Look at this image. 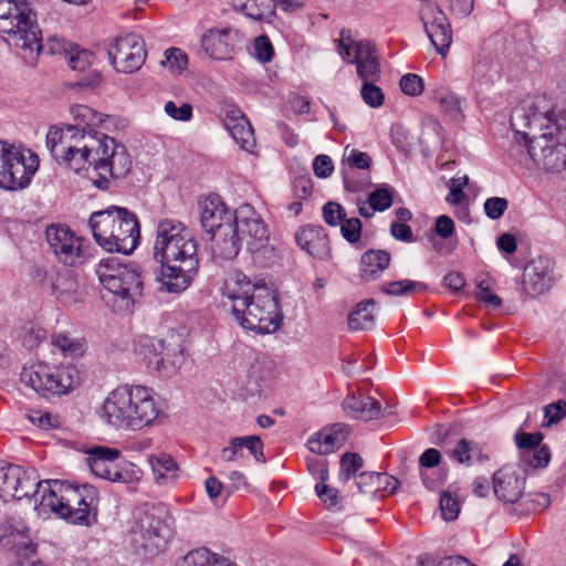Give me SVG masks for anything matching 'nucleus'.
Instances as JSON below:
<instances>
[{"label":"nucleus","mask_w":566,"mask_h":566,"mask_svg":"<svg viewBox=\"0 0 566 566\" xmlns=\"http://www.w3.org/2000/svg\"><path fill=\"white\" fill-rule=\"evenodd\" d=\"M164 339L148 335H139L134 342V353L147 367L155 368L159 352L163 350Z\"/></svg>","instance_id":"nucleus-36"},{"label":"nucleus","mask_w":566,"mask_h":566,"mask_svg":"<svg viewBox=\"0 0 566 566\" xmlns=\"http://www.w3.org/2000/svg\"><path fill=\"white\" fill-rule=\"evenodd\" d=\"M120 451L108 447H96L88 452L87 462L92 472L105 480L113 481V474L116 472Z\"/></svg>","instance_id":"nucleus-30"},{"label":"nucleus","mask_w":566,"mask_h":566,"mask_svg":"<svg viewBox=\"0 0 566 566\" xmlns=\"http://www.w3.org/2000/svg\"><path fill=\"white\" fill-rule=\"evenodd\" d=\"M401 91L409 96H419L422 94L424 84L418 74L408 73L400 78L399 82Z\"/></svg>","instance_id":"nucleus-53"},{"label":"nucleus","mask_w":566,"mask_h":566,"mask_svg":"<svg viewBox=\"0 0 566 566\" xmlns=\"http://www.w3.org/2000/svg\"><path fill=\"white\" fill-rule=\"evenodd\" d=\"M71 114L77 123L51 127L46 147L56 161L75 172L92 166L98 174L94 186L105 190L109 178H123L130 171V157L124 145L93 128L103 122L102 114L86 105L72 106Z\"/></svg>","instance_id":"nucleus-1"},{"label":"nucleus","mask_w":566,"mask_h":566,"mask_svg":"<svg viewBox=\"0 0 566 566\" xmlns=\"http://www.w3.org/2000/svg\"><path fill=\"white\" fill-rule=\"evenodd\" d=\"M107 54L115 70L122 73L138 71L147 56L144 39L137 33L116 38Z\"/></svg>","instance_id":"nucleus-14"},{"label":"nucleus","mask_w":566,"mask_h":566,"mask_svg":"<svg viewBox=\"0 0 566 566\" xmlns=\"http://www.w3.org/2000/svg\"><path fill=\"white\" fill-rule=\"evenodd\" d=\"M548 111L552 115L549 119H552L553 135L562 136L564 133L566 134V108L548 107Z\"/></svg>","instance_id":"nucleus-64"},{"label":"nucleus","mask_w":566,"mask_h":566,"mask_svg":"<svg viewBox=\"0 0 566 566\" xmlns=\"http://www.w3.org/2000/svg\"><path fill=\"white\" fill-rule=\"evenodd\" d=\"M239 324L260 334L276 332L283 322L276 291L264 279H251L242 271L224 281L222 294ZM228 305L227 301H223Z\"/></svg>","instance_id":"nucleus-2"},{"label":"nucleus","mask_w":566,"mask_h":566,"mask_svg":"<svg viewBox=\"0 0 566 566\" xmlns=\"http://www.w3.org/2000/svg\"><path fill=\"white\" fill-rule=\"evenodd\" d=\"M185 566H231L229 560L205 547L197 548L186 555Z\"/></svg>","instance_id":"nucleus-41"},{"label":"nucleus","mask_w":566,"mask_h":566,"mask_svg":"<svg viewBox=\"0 0 566 566\" xmlns=\"http://www.w3.org/2000/svg\"><path fill=\"white\" fill-rule=\"evenodd\" d=\"M389 480L387 473L363 471L356 475L355 483L358 491L370 497H375L379 493V480Z\"/></svg>","instance_id":"nucleus-43"},{"label":"nucleus","mask_w":566,"mask_h":566,"mask_svg":"<svg viewBox=\"0 0 566 566\" xmlns=\"http://www.w3.org/2000/svg\"><path fill=\"white\" fill-rule=\"evenodd\" d=\"M348 437V428L344 423H334L322 429L316 437L308 439V449L318 454H329L344 446Z\"/></svg>","instance_id":"nucleus-26"},{"label":"nucleus","mask_w":566,"mask_h":566,"mask_svg":"<svg viewBox=\"0 0 566 566\" xmlns=\"http://www.w3.org/2000/svg\"><path fill=\"white\" fill-rule=\"evenodd\" d=\"M527 154L534 163L545 171L560 172L566 169V140L554 139L552 133L546 132L533 138L528 145Z\"/></svg>","instance_id":"nucleus-16"},{"label":"nucleus","mask_w":566,"mask_h":566,"mask_svg":"<svg viewBox=\"0 0 566 566\" xmlns=\"http://www.w3.org/2000/svg\"><path fill=\"white\" fill-rule=\"evenodd\" d=\"M223 125L241 148L250 150L254 146L253 128L239 108H227Z\"/></svg>","instance_id":"nucleus-28"},{"label":"nucleus","mask_w":566,"mask_h":566,"mask_svg":"<svg viewBox=\"0 0 566 566\" xmlns=\"http://www.w3.org/2000/svg\"><path fill=\"white\" fill-rule=\"evenodd\" d=\"M200 222L207 233H212L234 221V211L227 208L219 196H208L199 203Z\"/></svg>","instance_id":"nucleus-23"},{"label":"nucleus","mask_w":566,"mask_h":566,"mask_svg":"<svg viewBox=\"0 0 566 566\" xmlns=\"http://www.w3.org/2000/svg\"><path fill=\"white\" fill-rule=\"evenodd\" d=\"M53 480L38 481L34 471H28L19 465H11L9 468V480L7 485L2 488L3 500L15 499L21 500L24 497L33 496L35 506L39 505L42 497L49 494L44 485L52 484Z\"/></svg>","instance_id":"nucleus-17"},{"label":"nucleus","mask_w":566,"mask_h":566,"mask_svg":"<svg viewBox=\"0 0 566 566\" xmlns=\"http://www.w3.org/2000/svg\"><path fill=\"white\" fill-rule=\"evenodd\" d=\"M140 478L142 470L137 465L132 462H123L120 465L117 464L112 482L132 483L138 481Z\"/></svg>","instance_id":"nucleus-49"},{"label":"nucleus","mask_w":566,"mask_h":566,"mask_svg":"<svg viewBox=\"0 0 566 566\" xmlns=\"http://www.w3.org/2000/svg\"><path fill=\"white\" fill-rule=\"evenodd\" d=\"M371 159L367 153L359 151L355 148L346 146L342 159V176L346 190L357 192L361 190V186L349 178L348 169H368Z\"/></svg>","instance_id":"nucleus-32"},{"label":"nucleus","mask_w":566,"mask_h":566,"mask_svg":"<svg viewBox=\"0 0 566 566\" xmlns=\"http://www.w3.org/2000/svg\"><path fill=\"white\" fill-rule=\"evenodd\" d=\"M164 109L175 120L189 122L192 118V106L189 103H182L180 106H177L175 102L168 101Z\"/></svg>","instance_id":"nucleus-55"},{"label":"nucleus","mask_w":566,"mask_h":566,"mask_svg":"<svg viewBox=\"0 0 566 566\" xmlns=\"http://www.w3.org/2000/svg\"><path fill=\"white\" fill-rule=\"evenodd\" d=\"M234 224L247 249L255 247L270 237L266 224L250 205H242L234 211Z\"/></svg>","instance_id":"nucleus-20"},{"label":"nucleus","mask_w":566,"mask_h":566,"mask_svg":"<svg viewBox=\"0 0 566 566\" xmlns=\"http://www.w3.org/2000/svg\"><path fill=\"white\" fill-rule=\"evenodd\" d=\"M242 447L247 448L258 462L264 463L263 442L259 436L241 437Z\"/></svg>","instance_id":"nucleus-61"},{"label":"nucleus","mask_w":566,"mask_h":566,"mask_svg":"<svg viewBox=\"0 0 566 566\" xmlns=\"http://www.w3.org/2000/svg\"><path fill=\"white\" fill-rule=\"evenodd\" d=\"M420 19L432 45L444 55L452 42V31L446 14L437 4L428 2L420 8Z\"/></svg>","instance_id":"nucleus-19"},{"label":"nucleus","mask_w":566,"mask_h":566,"mask_svg":"<svg viewBox=\"0 0 566 566\" xmlns=\"http://www.w3.org/2000/svg\"><path fill=\"white\" fill-rule=\"evenodd\" d=\"M376 81L363 82L360 90L361 98L370 107H379L384 104L385 95L380 87L374 83Z\"/></svg>","instance_id":"nucleus-50"},{"label":"nucleus","mask_w":566,"mask_h":566,"mask_svg":"<svg viewBox=\"0 0 566 566\" xmlns=\"http://www.w3.org/2000/svg\"><path fill=\"white\" fill-rule=\"evenodd\" d=\"M237 34L230 29H211L201 39L205 52L216 60H230L234 53Z\"/></svg>","instance_id":"nucleus-25"},{"label":"nucleus","mask_w":566,"mask_h":566,"mask_svg":"<svg viewBox=\"0 0 566 566\" xmlns=\"http://www.w3.org/2000/svg\"><path fill=\"white\" fill-rule=\"evenodd\" d=\"M45 234L50 248L60 262L66 266H75L83 262L82 240L69 228L52 224L46 228Z\"/></svg>","instance_id":"nucleus-18"},{"label":"nucleus","mask_w":566,"mask_h":566,"mask_svg":"<svg viewBox=\"0 0 566 566\" xmlns=\"http://www.w3.org/2000/svg\"><path fill=\"white\" fill-rule=\"evenodd\" d=\"M524 458L533 468H545L551 460V452L548 447L538 446L531 451L524 452Z\"/></svg>","instance_id":"nucleus-57"},{"label":"nucleus","mask_w":566,"mask_h":566,"mask_svg":"<svg viewBox=\"0 0 566 566\" xmlns=\"http://www.w3.org/2000/svg\"><path fill=\"white\" fill-rule=\"evenodd\" d=\"M38 168L39 158L30 149L22 150L0 140V188L24 189Z\"/></svg>","instance_id":"nucleus-11"},{"label":"nucleus","mask_w":566,"mask_h":566,"mask_svg":"<svg viewBox=\"0 0 566 566\" xmlns=\"http://www.w3.org/2000/svg\"><path fill=\"white\" fill-rule=\"evenodd\" d=\"M315 492L329 510L338 509V492L336 489L329 488L326 484H316Z\"/></svg>","instance_id":"nucleus-60"},{"label":"nucleus","mask_w":566,"mask_h":566,"mask_svg":"<svg viewBox=\"0 0 566 566\" xmlns=\"http://www.w3.org/2000/svg\"><path fill=\"white\" fill-rule=\"evenodd\" d=\"M474 296L478 301L493 307H500L502 305L501 297L491 291L490 281L485 279L479 281Z\"/></svg>","instance_id":"nucleus-52"},{"label":"nucleus","mask_w":566,"mask_h":566,"mask_svg":"<svg viewBox=\"0 0 566 566\" xmlns=\"http://www.w3.org/2000/svg\"><path fill=\"white\" fill-rule=\"evenodd\" d=\"M364 460L358 453L346 452L340 458L339 480L347 482L363 468Z\"/></svg>","instance_id":"nucleus-45"},{"label":"nucleus","mask_w":566,"mask_h":566,"mask_svg":"<svg viewBox=\"0 0 566 566\" xmlns=\"http://www.w3.org/2000/svg\"><path fill=\"white\" fill-rule=\"evenodd\" d=\"M376 302L373 298L356 304L348 315V327L352 331L370 329L375 325Z\"/></svg>","instance_id":"nucleus-35"},{"label":"nucleus","mask_w":566,"mask_h":566,"mask_svg":"<svg viewBox=\"0 0 566 566\" xmlns=\"http://www.w3.org/2000/svg\"><path fill=\"white\" fill-rule=\"evenodd\" d=\"M255 56L261 62H270L273 57V46L268 36L260 35L254 42Z\"/></svg>","instance_id":"nucleus-62"},{"label":"nucleus","mask_w":566,"mask_h":566,"mask_svg":"<svg viewBox=\"0 0 566 566\" xmlns=\"http://www.w3.org/2000/svg\"><path fill=\"white\" fill-rule=\"evenodd\" d=\"M49 491L36 505V510L48 509L60 517L78 525H91L96 522L98 491L95 486L84 484L74 486L67 482L53 480L44 485Z\"/></svg>","instance_id":"nucleus-6"},{"label":"nucleus","mask_w":566,"mask_h":566,"mask_svg":"<svg viewBox=\"0 0 566 566\" xmlns=\"http://www.w3.org/2000/svg\"><path fill=\"white\" fill-rule=\"evenodd\" d=\"M165 59L166 61H163L161 63L167 65L174 74H180L188 66L187 54L178 48H170L166 50Z\"/></svg>","instance_id":"nucleus-48"},{"label":"nucleus","mask_w":566,"mask_h":566,"mask_svg":"<svg viewBox=\"0 0 566 566\" xmlns=\"http://www.w3.org/2000/svg\"><path fill=\"white\" fill-rule=\"evenodd\" d=\"M52 345L61 350L65 357L76 358L84 354L85 342L83 338L73 337L67 333L52 336Z\"/></svg>","instance_id":"nucleus-39"},{"label":"nucleus","mask_w":566,"mask_h":566,"mask_svg":"<svg viewBox=\"0 0 566 566\" xmlns=\"http://www.w3.org/2000/svg\"><path fill=\"white\" fill-rule=\"evenodd\" d=\"M343 36L338 42L339 54L349 63L356 64L358 77L363 82L377 81L380 76V65L375 48L368 41H355Z\"/></svg>","instance_id":"nucleus-13"},{"label":"nucleus","mask_w":566,"mask_h":566,"mask_svg":"<svg viewBox=\"0 0 566 566\" xmlns=\"http://www.w3.org/2000/svg\"><path fill=\"white\" fill-rule=\"evenodd\" d=\"M313 170L316 177L327 178L334 170L332 158L327 155H318L313 160Z\"/></svg>","instance_id":"nucleus-63"},{"label":"nucleus","mask_w":566,"mask_h":566,"mask_svg":"<svg viewBox=\"0 0 566 566\" xmlns=\"http://www.w3.org/2000/svg\"><path fill=\"white\" fill-rule=\"evenodd\" d=\"M95 241L108 252L129 254L140 238L139 222L135 213L126 208L111 206L92 213L90 221Z\"/></svg>","instance_id":"nucleus-7"},{"label":"nucleus","mask_w":566,"mask_h":566,"mask_svg":"<svg viewBox=\"0 0 566 566\" xmlns=\"http://www.w3.org/2000/svg\"><path fill=\"white\" fill-rule=\"evenodd\" d=\"M70 67L74 71H85L93 62L94 54L91 51L78 49V46H70V52L66 55Z\"/></svg>","instance_id":"nucleus-46"},{"label":"nucleus","mask_w":566,"mask_h":566,"mask_svg":"<svg viewBox=\"0 0 566 566\" xmlns=\"http://www.w3.org/2000/svg\"><path fill=\"white\" fill-rule=\"evenodd\" d=\"M184 361V349L180 340L177 336L171 335L164 339L163 350L159 352L154 369L164 377H170L177 373Z\"/></svg>","instance_id":"nucleus-29"},{"label":"nucleus","mask_w":566,"mask_h":566,"mask_svg":"<svg viewBox=\"0 0 566 566\" xmlns=\"http://www.w3.org/2000/svg\"><path fill=\"white\" fill-rule=\"evenodd\" d=\"M255 265L270 268L281 260L280 249L268 240L261 241L255 247L248 248Z\"/></svg>","instance_id":"nucleus-37"},{"label":"nucleus","mask_w":566,"mask_h":566,"mask_svg":"<svg viewBox=\"0 0 566 566\" xmlns=\"http://www.w3.org/2000/svg\"><path fill=\"white\" fill-rule=\"evenodd\" d=\"M432 99L439 104L440 108L450 117L459 118L462 112V102L455 93L443 86H438L432 91Z\"/></svg>","instance_id":"nucleus-38"},{"label":"nucleus","mask_w":566,"mask_h":566,"mask_svg":"<svg viewBox=\"0 0 566 566\" xmlns=\"http://www.w3.org/2000/svg\"><path fill=\"white\" fill-rule=\"evenodd\" d=\"M450 455L461 464L471 465L474 460L482 459L483 452L479 443L472 440L461 439L458 441L454 449L451 450Z\"/></svg>","instance_id":"nucleus-40"},{"label":"nucleus","mask_w":566,"mask_h":566,"mask_svg":"<svg viewBox=\"0 0 566 566\" xmlns=\"http://www.w3.org/2000/svg\"><path fill=\"white\" fill-rule=\"evenodd\" d=\"M426 285L421 282L410 280L392 281L381 286V291L391 296H405L413 293L417 290H424Z\"/></svg>","instance_id":"nucleus-44"},{"label":"nucleus","mask_w":566,"mask_h":566,"mask_svg":"<svg viewBox=\"0 0 566 566\" xmlns=\"http://www.w3.org/2000/svg\"><path fill=\"white\" fill-rule=\"evenodd\" d=\"M551 504V496L547 493H525L520 505L516 506V515H527L536 511H543Z\"/></svg>","instance_id":"nucleus-42"},{"label":"nucleus","mask_w":566,"mask_h":566,"mask_svg":"<svg viewBox=\"0 0 566 566\" xmlns=\"http://www.w3.org/2000/svg\"><path fill=\"white\" fill-rule=\"evenodd\" d=\"M509 207V201L505 198L492 197L485 200L484 211L490 219L501 218Z\"/></svg>","instance_id":"nucleus-58"},{"label":"nucleus","mask_w":566,"mask_h":566,"mask_svg":"<svg viewBox=\"0 0 566 566\" xmlns=\"http://www.w3.org/2000/svg\"><path fill=\"white\" fill-rule=\"evenodd\" d=\"M440 511L444 521H454L460 513V503L450 489L440 495Z\"/></svg>","instance_id":"nucleus-47"},{"label":"nucleus","mask_w":566,"mask_h":566,"mask_svg":"<svg viewBox=\"0 0 566 566\" xmlns=\"http://www.w3.org/2000/svg\"><path fill=\"white\" fill-rule=\"evenodd\" d=\"M164 505L147 506L139 512L132 531V544L137 554L145 558L157 555L166 543V517Z\"/></svg>","instance_id":"nucleus-10"},{"label":"nucleus","mask_w":566,"mask_h":566,"mask_svg":"<svg viewBox=\"0 0 566 566\" xmlns=\"http://www.w3.org/2000/svg\"><path fill=\"white\" fill-rule=\"evenodd\" d=\"M523 292L528 297L546 293L553 283V266L548 259L532 260L523 272Z\"/></svg>","instance_id":"nucleus-21"},{"label":"nucleus","mask_w":566,"mask_h":566,"mask_svg":"<svg viewBox=\"0 0 566 566\" xmlns=\"http://www.w3.org/2000/svg\"><path fill=\"white\" fill-rule=\"evenodd\" d=\"M160 415L151 389L142 385H123L106 396L101 418L116 429L140 430L151 426Z\"/></svg>","instance_id":"nucleus-5"},{"label":"nucleus","mask_w":566,"mask_h":566,"mask_svg":"<svg viewBox=\"0 0 566 566\" xmlns=\"http://www.w3.org/2000/svg\"><path fill=\"white\" fill-rule=\"evenodd\" d=\"M297 245L317 260H328L332 249L327 233L321 226L307 224L295 232Z\"/></svg>","instance_id":"nucleus-22"},{"label":"nucleus","mask_w":566,"mask_h":566,"mask_svg":"<svg viewBox=\"0 0 566 566\" xmlns=\"http://www.w3.org/2000/svg\"><path fill=\"white\" fill-rule=\"evenodd\" d=\"M154 256L160 262L156 274L158 291L178 294L191 284L199 266L197 242L180 221H159Z\"/></svg>","instance_id":"nucleus-3"},{"label":"nucleus","mask_w":566,"mask_h":566,"mask_svg":"<svg viewBox=\"0 0 566 566\" xmlns=\"http://www.w3.org/2000/svg\"><path fill=\"white\" fill-rule=\"evenodd\" d=\"M323 218L327 224L336 227L346 218V212L339 203L328 201L323 207Z\"/></svg>","instance_id":"nucleus-56"},{"label":"nucleus","mask_w":566,"mask_h":566,"mask_svg":"<svg viewBox=\"0 0 566 566\" xmlns=\"http://www.w3.org/2000/svg\"><path fill=\"white\" fill-rule=\"evenodd\" d=\"M148 462L158 485H167L177 479L179 467L170 454H151Z\"/></svg>","instance_id":"nucleus-34"},{"label":"nucleus","mask_w":566,"mask_h":566,"mask_svg":"<svg viewBox=\"0 0 566 566\" xmlns=\"http://www.w3.org/2000/svg\"><path fill=\"white\" fill-rule=\"evenodd\" d=\"M20 377L24 385L44 397L67 394L80 382V371L72 365L56 366L41 363L29 368L24 367Z\"/></svg>","instance_id":"nucleus-9"},{"label":"nucleus","mask_w":566,"mask_h":566,"mask_svg":"<svg viewBox=\"0 0 566 566\" xmlns=\"http://www.w3.org/2000/svg\"><path fill=\"white\" fill-rule=\"evenodd\" d=\"M390 254L385 250H368L360 259V277L364 281L377 280L389 266Z\"/></svg>","instance_id":"nucleus-33"},{"label":"nucleus","mask_w":566,"mask_h":566,"mask_svg":"<svg viewBox=\"0 0 566 566\" xmlns=\"http://www.w3.org/2000/svg\"><path fill=\"white\" fill-rule=\"evenodd\" d=\"M542 104L544 101L534 106L516 107L511 115V127L516 137L521 136L527 148L528 145H533L534 135L539 136L546 132L553 134L548 107Z\"/></svg>","instance_id":"nucleus-12"},{"label":"nucleus","mask_w":566,"mask_h":566,"mask_svg":"<svg viewBox=\"0 0 566 566\" xmlns=\"http://www.w3.org/2000/svg\"><path fill=\"white\" fill-rule=\"evenodd\" d=\"M526 484L525 473L513 465H504L492 476V489L499 502L516 513V506L523 500Z\"/></svg>","instance_id":"nucleus-15"},{"label":"nucleus","mask_w":566,"mask_h":566,"mask_svg":"<svg viewBox=\"0 0 566 566\" xmlns=\"http://www.w3.org/2000/svg\"><path fill=\"white\" fill-rule=\"evenodd\" d=\"M0 33L9 45L28 52L31 57L40 52L66 56L70 46H73L55 35L43 42L41 30L25 0H0Z\"/></svg>","instance_id":"nucleus-4"},{"label":"nucleus","mask_w":566,"mask_h":566,"mask_svg":"<svg viewBox=\"0 0 566 566\" xmlns=\"http://www.w3.org/2000/svg\"><path fill=\"white\" fill-rule=\"evenodd\" d=\"M368 202L371 210L384 211L388 209L392 203V193L389 188L380 187L374 190L369 197Z\"/></svg>","instance_id":"nucleus-51"},{"label":"nucleus","mask_w":566,"mask_h":566,"mask_svg":"<svg viewBox=\"0 0 566 566\" xmlns=\"http://www.w3.org/2000/svg\"><path fill=\"white\" fill-rule=\"evenodd\" d=\"M212 253L223 260L234 259L242 245V239L234 222L224 224L221 229L211 233Z\"/></svg>","instance_id":"nucleus-27"},{"label":"nucleus","mask_w":566,"mask_h":566,"mask_svg":"<svg viewBox=\"0 0 566 566\" xmlns=\"http://www.w3.org/2000/svg\"><path fill=\"white\" fill-rule=\"evenodd\" d=\"M339 224L342 235L349 243H356L360 239L361 221L358 218H345Z\"/></svg>","instance_id":"nucleus-54"},{"label":"nucleus","mask_w":566,"mask_h":566,"mask_svg":"<svg viewBox=\"0 0 566 566\" xmlns=\"http://www.w3.org/2000/svg\"><path fill=\"white\" fill-rule=\"evenodd\" d=\"M96 274L102 285V298L115 311H128L142 295L143 281L138 268L122 263L116 256L99 261Z\"/></svg>","instance_id":"nucleus-8"},{"label":"nucleus","mask_w":566,"mask_h":566,"mask_svg":"<svg viewBox=\"0 0 566 566\" xmlns=\"http://www.w3.org/2000/svg\"><path fill=\"white\" fill-rule=\"evenodd\" d=\"M544 416L547 419L546 426L559 422L566 417V401L558 400L545 406Z\"/></svg>","instance_id":"nucleus-59"},{"label":"nucleus","mask_w":566,"mask_h":566,"mask_svg":"<svg viewBox=\"0 0 566 566\" xmlns=\"http://www.w3.org/2000/svg\"><path fill=\"white\" fill-rule=\"evenodd\" d=\"M342 406L348 417L363 421L379 419L390 413L387 408H381L377 399L361 394H348Z\"/></svg>","instance_id":"nucleus-24"},{"label":"nucleus","mask_w":566,"mask_h":566,"mask_svg":"<svg viewBox=\"0 0 566 566\" xmlns=\"http://www.w3.org/2000/svg\"><path fill=\"white\" fill-rule=\"evenodd\" d=\"M51 289L52 293L65 304H75L83 296L73 272L69 269L56 272L55 276L51 277Z\"/></svg>","instance_id":"nucleus-31"}]
</instances>
